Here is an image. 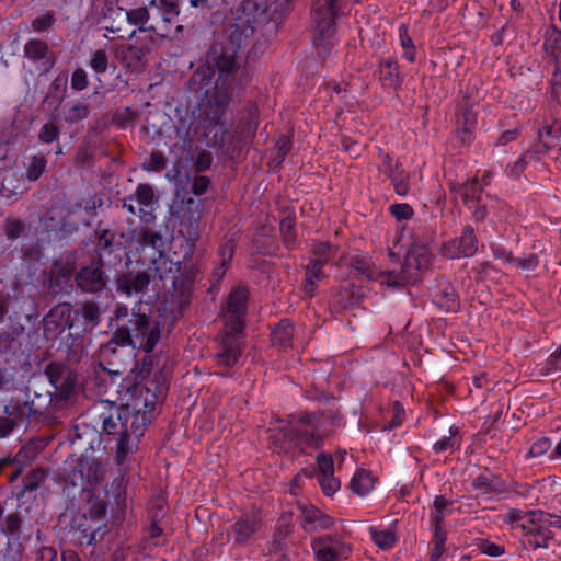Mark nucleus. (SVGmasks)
<instances>
[{"label":"nucleus","instance_id":"nucleus-9","mask_svg":"<svg viewBox=\"0 0 561 561\" xmlns=\"http://www.w3.org/2000/svg\"><path fill=\"white\" fill-rule=\"evenodd\" d=\"M173 208L180 225L186 229L187 234L195 236L197 222L202 217V202L188 197L186 201L174 202Z\"/></svg>","mask_w":561,"mask_h":561},{"label":"nucleus","instance_id":"nucleus-13","mask_svg":"<svg viewBox=\"0 0 561 561\" xmlns=\"http://www.w3.org/2000/svg\"><path fill=\"white\" fill-rule=\"evenodd\" d=\"M76 279L78 286L84 291L95 293L105 286L104 273L99 263L82 268Z\"/></svg>","mask_w":561,"mask_h":561},{"label":"nucleus","instance_id":"nucleus-51","mask_svg":"<svg viewBox=\"0 0 561 561\" xmlns=\"http://www.w3.org/2000/svg\"><path fill=\"white\" fill-rule=\"evenodd\" d=\"M153 264L156 265L157 271H159L161 267H164L169 272H172V266L174 265L170 260L164 257L162 250H159V259L153 260Z\"/></svg>","mask_w":561,"mask_h":561},{"label":"nucleus","instance_id":"nucleus-37","mask_svg":"<svg viewBox=\"0 0 561 561\" xmlns=\"http://www.w3.org/2000/svg\"><path fill=\"white\" fill-rule=\"evenodd\" d=\"M551 447L550 439L542 437L535 443L531 444L527 457L529 458H537L540 456H543Z\"/></svg>","mask_w":561,"mask_h":561},{"label":"nucleus","instance_id":"nucleus-11","mask_svg":"<svg viewBox=\"0 0 561 561\" xmlns=\"http://www.w3.org/2000/svg\"><path fill=\"white\" fill-rule=\"evenodd\" d=\"M478 250V242L473 233V229L467 227L463 229L458 239L448 241L443 245V255L449 259H458L461 256H472Z\"/></svg>","mask_w":561,"mask_h":561},{"label":"nucleus","instance_id":"nucleus-53","mask_svg":"<svg viewBox=\"0 0 561 561\" xmlns=\"http://www.w3.org/2000/svg\"><path fill=\"white\" fill-rule=\"evenodd\" d=\"M518 135V131L517 129H513V130H505L501 134L500 138H499V144L500 145H506L513 140L516 139Z\"/></svg>","mask_w":561,"mask_h":561},{"label":"nucleus","instance_id":"nucleus-20","mask_svg":"<svg viewBox=\"0 0 561 561\" xmlns=\"http://www.w3.org/2000/svg\"><path fill=\"white\" fill-rule=\"evenodd\" d=\"M472 485L478 494L484 496H489L493 492H500L504 489L501 480L491 473L480 474L473 480Z\"/></svg>","mask_w":561,"mask_h":561},{"label":"nucleus","instance_id":"nucleus-57","mask_svg":"<svg viewBox=\"0 0 561 561\" xmlns=\"http://www.w3.org/2000/svg\"><path fill=\"white\" fill-rule=\"evenodd\" d=\"M62 560L64 561H79L78 556L71 550H67V551L62 552Z\"/></svg>","mask_w":561,"mask_h":561},{"label":"nucleus","instance_id":"nucleus-55","mask_svg":"<svg viewBox=\"0 0 561 561\" xmlns=\"http://www.w3.org/2000/svg\"><path fill=\"white\" fill-rule=\"evenodd\" d=\"M549 535L546 534V533H542L541 534V540H535L534 541V546L535 548H547L548 547V539H549Z\"/></svg>","mask_w":561,"mask_h":561},{"label":"nucleus","instance_id":"nucleus-64","mask_svg":"<svg viewBox=\"0 0 561 561\" xmlns=\"http://www.w3.org/2000/svg\"><path fill=\"white\" fill-rule=\"evenodd\" d=\"M205 3H206V0H191L190 1L191 7H193V8H197V7L203 5Z\"/></svg>","mask_w":561,"mask_h":561},{"label":"nucleus","instance_id":"nucleus-16","mask_svg":"<svg viewBox=\"0 0 561 561\" xmlns=\"http://www.w3.org/2000/svg\"><path fill=\"white\" fill-rule=\"evenodd\" d=\"M334 523V519L323 514L314 506L305 507L302 511V527L306 530H317L330 528Z\"/></svg>","mask_w":561,"mask_h":561},{"label":"nucleus","instance_id":"nucleus-44","mask_svg":"<svg viewBox=\"0 0 561 561\" xmlns=\"http://www.w3.org/2000/svg\"><path fill=\"white\" fill-rule=\"evenodd\" d=\"M391 214L398 219H407L412 215V209L407 204H396L390 207Z\"/></svg>","mask_w":561,"mask_h":561},{"label":"nucleus","instance_id":"nucleus-32","mask_svg":"<svg viewBox=\"0 0 561 561\" xmlns=\"http://www.w3.org/2000/svg\"><path fill=\"white\" fill-rule=\"evenodd\" d=\"M529 520L539 524V527H554L561 529V516L551 515L541 511L531 512Z\"/></svg>","mask_w":561,"mask_h":561},{"label":"nucleus","instance_id":"nucleus-62","mask_svg":"<svg viewBox=\"0 0 561 561\" xmlns=\"http://www.w3.org/2000/svg\"><path fill=\"white\" fill-rule=\"evenodd\" d=\"M150 531L152 537H158L162 534L161 528H159L157 525H153Z\"/></svg>","mask_w":561,"mask_h":561},{"label":"nucleus","instance_id":"nucleus-43","mask_svg":"<svg viewBox=\"0 0 561 561\" xmlns=\"http://www.w3.org/2000/svg\"><path fill=\"white\" fill-rule=\"evenodd\" d=\"M11 415L9 413V416L0 417V437L7 436L20 423L16 419L11 417Z\"/></svg>","mask_w":561,"mask_h":561},{"label":"nucleus","instance_id":"nucleus-33","mask_svg":"<svg viewBox=\"0 0 561 561\" xmlns=\"http://www.w3.org/2000/svg\"><path fill=\"white\" fill-rule=\"evenodd\" d=\"M241 355V347L239 344H226L224 350L218 354L220 364L230 367L234 365Z\"/></svg>","mask_w":561,"mask_h":561},{"label":"nucleus","instance_id":"nucleus-54","mask_svg":"<svg viewBox=\"0 0 561 561\" xmlns=\"http://www.w3.org/2000/svg\"><path fill=\"white\" fill-rule=\"evenodd\" d=\"M205 72H206V70H203V71H202V70H198V71H196V72L194 73V76H193L192 80H193L194 82H195V81H197V80H199V81H201V83H202V85L208 87V85H209V83H210V79H208L206 82H204V80H205Z\"/></svg>","mask_w":561,"mask_h":561},{"label":"nucleus","instance_id":"nucleus-52","mask_svg":"<svg viewBox=\"0 0 561 561\" xmlns=\"http://www.w3.org/2000/svg\"><path fill=\"white\" fill-rule=\"evenodd\" d=\"M53 18L49 14L33 21V27L36 31L46 30L51 24Z\"/></svg>","mask_w":561,"mask_h":561},{"label":"nucleus","instance_id":"nucleus-15","mask_svg":"<svg viewBox=\"0 0 561 561\" xmlns=\"http://www.w3.org/2000/svg\"><path fill=\"white\" fill-rule=\"evenodd\" d=\"M25 57L39 64L41 71H47L53 66V59L47 45L41 41H30L25 45Z\"/></svg>","mask_w":561,"mask_h":561},{"label":"nucleus","instance_id":"nucleus-49","mask_svg":"<svg viewBox=\"0 0 561 561\" xmlns=\"http://www.w3.org/2000/svg\"><path fill=\"white\" fill-rule=\"evenodd\" d=\"M436 533H438V530H436ZM436 538H437V540H436L435 547L431 553V561H437L442 557V554L444 553V550H445L444 538L438 537V534H436Z\"/></svg>","mask_w":561,"mask_h":561},{"label":"nucleus","instance_id":"nucleus-3","mask_svg":"<svg viewBox=\"0 0 561 561\" xmlns=\"http://www.w3.org/2000/svg\"><path fill=\"white\" fill-rule=\"evenodd\" d=\"M434 255L432 250L422 243H415L408 251L400 275L392 272H378L369 274V278H376L381 285L389 287L414 285L422 279L433 264Z\"/></svg>","mask_w":561,"mask_h":561},{"label":"nucleus","instance_id":"nucleus-17","mask_svg":"<svg viewBox=\"0 0 561 561\" xmlns=\"http://www.w3.org/2000/svg\"><path fill=\"white\" fill-rule=\"evenodd\" d=\"M289 10V0H275L274 2L267 5L265 14L270 15L271 18V21L267 22V27L270 32H275L278 28L279 24L288 14Z\"/></svg>","mask_w":561,"mask_h":561},{"label":"nucleus","instance_id":"nucleus-6","mask_svg":"<svg viewBox=\"0 0 561 561\" xmlns=\"http://www.w3.org/2000/svg\"><path fill=\"white\" fill-rule=\"evenodd\" d=\"M123 206L130 214L137 215L142 221L148 222L154 218L158 199L150 185L140 184L134 195L124 199Z\"/></svg>","mask_w":561,"mask_h":561},{"label":"nucleus","instance_id":"nucleus-31","mask_svg":"<svg viewBox=\"0 0 561 561\" xmlns=\"http://www.w3.org/2000/svg\"><path fill=\"white\" fill-rule=\"evenodd\" d=\"M449 433L450 435L448 437H443L434 444L433 449L435 453L454 451L459 447L460 443L457 436V428H450Z\"/></svg>","mask_w":561,"mask_h":561},{"label":"nucleus","instance_id":"nucleus-42","mask_svg":"<svg viewBox=\"0 0 561 561\" xmlns=\"http://www.w3.org/2000/svg\"><path fill=\"white\" fill-rule=\"evenodd\" d=\"M209 180L206 176H196L192 182V192L196 195H203L209 187Z\"/></svg>","mask_w":561,"mask_h":561},{"label":"nucleus","instance_id":"nucleus-24","mask_svg":"<svg viewBox=\"0 0 561 561\" xmlns=\"http://www.w3.org/2000/svg\"><path fill=\"white\" fill-rule=\"evenodd\" d=\"M380 80L383 85L396 87L400 83L397 61L392 58L385 59L380 62L379 71Z\"/></svg>","mask_w":561,"mask_h":561},{"label":"nucleus","instance_id":"nucleus-5","mask_svg":"<svg viewBox=\"0 0 561 561\" xmlns=\"http://www.w3.org/2000/svg\"><path fill=\"white\" fill-rule=\"evenodd\" d=\"M311 18L317 33L316 43L330 42L335 33L336 9L334 0H314Z\"/></svg>","mask_w":561,"mask_h":561},{"label":"nucleus","instance_id":"nucleus-2","mask_svg":"<svg viewBox=\"0 0 561 561\" xmlns=\"http://www.w3.org/2000/svg\"><path fill=\"white\" fill-rule=\"evenodd\" d=\"M113 330L111 341L103 353L115 354L116 346L151 353L161 340L164 324L158 316L150 314L148 304L139 301L129 311L125 306L117 305L110 320Z\"/></svg>","mask_w":561,"mask_h":561},{"label":"nucleus","instance_id":"nucleus-26","mask_svg":"<svg viewBox=\"0 0 561 561\" xmlns=\"http://www.w3.org/2000/svg\"><path fill=\"white\" fill-rule=\"evenodd\" d=\"M453 503L445 496H436L433 503L432 518L435 522L436 530L440 528L445 516L450 514Z\"/></svg>","mask_w":561,"mask_h":561},{"label":"nucleus","instance_id":"nucleus-46","mask_svg":"<svg viewBox=\"0 0 561 561\" xmlns=\"http://www.w3.org/2000/svg\"><path fill=\"white\" fill-rule=\"evenodd\" d=\"M165 164V158L161 152H152L148 161L149 169L152 171H159L163 169Z\"/></svg>","mask_w":561,"mask_h":561},{"label":"nucleus","instance_id":"nucleus-21","mask_svg":"<svg viewBox=\"0 0 561 561\" xmlns=\"http://www.w3.org/2000/svg\"><path fill=\"white\" fill-rule=\"evenodd\" d=\"M153 16V13L150 11V8H138L131 11L125 12V18L129 24L135 25L139 28V31H156L158 27L154 25H149L150 18Z\"/></svg>","mask_w":561,"mask_h":561},{"label":"nucleus","instance_id":"nucleus-47","mask_svg":"<svg viewBox=\"0 0 561 561\" xmlns=\"http://www.w3.org/2000/svg\"><path fill=\"white\" fill-rule=\"evenodd\" d=\"M32 481L24 482L23 491L33 490L38 486L44 478V471L42 469L32 470Z\"/></svg>","mask_w":561,"mask_h":561},{"label":"nucleus","instance_id":"nucleus-30","mask_svg":"<svg viewBox=\"0 0 561 561\" xmlns=\"http://www.w3.org/2000/svg\"><path fill=\"white\" fill-rule=\"evenodd\" d=\"M434 300L435 304L446 312L456 311L458 308V299L451 288L446 289L444 293L436 294Z\"/></svg>","mask_w":561,"mask_h":561},{"label":"nucleus","instance_id":"nucleus-14","mask_svg":"<svg viewBox=\"0 0 561 561\" xmlns=\"http://www.w3.org/2000/svg\"><path fill=\"white\" fill-rule=\"evenodd\" d=\"M389 176L391 178L396 193L400 196H407L412 190L415 192L421 190V173L414 172L404 175L390 170Z\"/></svg>","mask_w":561,"mask_h":561},{"label":"nucleus","instance_id":"nucleus-61","mask_svg":"<svg viewBox=\"0 0 561 561\" xmlns=\"http://www.w3.org/2000/svg\"><path fill=\"white\" fill-rule=\"evenodd\" d=\"M291 227L290 220H283L280 224V229L285 233V231L289 230Z\"/></svg>","mask_w":561,"mask_h":561},{"label":"nucleus","instance_id":"nucleus-8","mask_svg":"<svg viewBox=\"0 0 561 561\" xmlns=\"http://www.w3.org/2000/svg\"><path fill=\"white\" fill-rule=\"evenodd\" d=\"M245 300L247 290L244 288H236L229 295L227 309L224 314L229 334H238L242 331Z\"/></svg>","mask_w":561,"mask_h":561},{"label":"nucleus","instance_id":"nucleus-48","mask_svg":"<svg viewBox=\"0 0 561 561\" xmlns=\"http://www.w3.org/2000/svg\"><path fill=\"white\" fill-rule=\"evenodd\" d=\"M88 115V108L85 105L78 103L75 104L68 115V119L75 121V119H82Z\"/></svg>","mask_w":561,"mask_h":561},{"label":"nucleus","instance_id":"nucleus-50","mask_svg":"<svg viewBox=\"0 0 561 561\" xmlns=\"http://www.w3.org/2000/svg\"><path fill=\"white\" fill-rule=\"evenodd\" d=\"M330 546L333 547L337 558L347 557L352 551L351 546L344 541H336Z\"/></svg>","mask_w":561,"mask_h":561},{"label":"nucleus","instance_id":"nucleus-1","mask_svg":"<svg viewBox=\"0 0 561 561\" xmlns=\"http://www.w3.org/2000/svg\"><path fill=\"white\" fill-rule=\"evenodd\" d=\"M162 390L158 370H141L133 385L121 386L118 402L101 401L102 430L107 434L119 433L117 458L123 460L129 453V440H137L150 423Z\"/></svg>","mask_w":561,"mask_h":561},{"label":"nucleus","instance_id":"nucleus-19","mask_svg":"<svg viewBox=\"0 0 561 561\" xmlns=\"http://www.w3.org/2000/svg\"><path fill=\"white\" fill-rule=\"evenodd\" d=\"M352 491L358 496L367 495L375 486V479L365 469L357 470L350 482Z\"/></svg>","mask_w":561,"mask_h":561},{"label":"nucleus","instance_id":"nucleus-39","mask_svg":"<svg viewBox=\"0 0 561 561\" xmlns=\"http://www.w3.org/2000/svg\"><path fill=\"white\" fill-rule=\"evenodd\" d=\"M59 130L53 123L45 124L39 133V139L43 142L49 144L57 139Z\"/></svg>","mask_w":561,"mask_h":561},{"label":"nucleus","instance_id":"nucleus-18","mask_svg":"<svg viewBox=\"0 0 561 561\" xmlns=\"http://www.w3.org/2000/svg\"><path fill=\"white\" fill-rule=\"evenodd\" d=\"M153 16L157 15L163 23L171 21L180 14L175 0H151L149 3Z\"/></svg>","mask_w":561,"mask_h":561},{"label":"nucleus","instance_id":"nucleus-4","mask_svg":"<svg viewBox=\"0 0 561 561\" xmlns=\"http://www.w3.org/2000/svg\"><path fill=\"white\" fill-rule=\"evenodd\" d=\"M241 34L234 32L226 43L215 44L211 47L208 54V61L214 62L218 69L216 85L219 84L220 80L225 82L226 78L239 66L237 61L240 59L238 49L241 47Z\"/></svg>","mask_w":561,"mask_h":561},{"label":"nucleus","instance_id":"nucleus-28","mask_svg":"<svg viewBox=\"0 0 561 561\" xmlns=\"http://www.w3.org/2000/svg\"><path fill=\"white\" fill-rule=\"evenodd\" d=\"M398 33L399 42L403 50V57L410 62H413L415 60V46L409 35L408 26L405 24H400Z\"/></svg>","mask_w":561,"mask_h":561},{"label":"nucleus","instance_id":"nucleus-34","mask_svg":"<svg viewBox=\"0 0 561 561\" xmlns=\"http://www.w3.org/2000/svg\"><path fill=\"white\" fill-rule=\"evenodd\" d=\"M321 265V260L318 257L308 266L306 275V291L310 296L313 295L317 282L319 280Z\"/></svg>","mask_w":561,"mask_h":561},{"label":"nucleus","instance_id":"nucleus-22","mask_svg":"<svg viewBox=\"0 0 561 561\" xmlns=\"http://www.w3.org/2000/svg\"><path fill=\"white\" fill-rule=\"evenodd\" d=\"M369 533L374 543L382 550L392 548L398 540L396 533L390 528L370 527Z\"/></svg>","mask_w":561,"mask_h":561},{"label":"nucleus","instance_id":"nucleus-41","mask_svg":"<svg viewBox=\"0 0 561 561\" xmlns=\"http://www.w3.org/2000/svg\"><path fill=\"white\" fill-rule=\"evenodd\" d=\"M88 85L87 73L83 69H77L73 71L71 77V87L75 90L81 91Z\"/></svg>","mask_w":561,"mask_h":561},{"label":"nucleus","instance_id":"nucleus-60","mask_svg":"<svg viewBox=\"0 0 561 561\" xmlns=\"http://www.w3.org/2000/svg\"><path fill=\"white\" fill-rule=\"evenodd\" d=\"M331 248L328 244L322 243L318 247L317 253L319 255L321 254L322 256H324L325 253L329 252Z\"/></svg>","mask_w":561,"mask_h":561},{"label":"nucleus","instance_id":"nucleus-27","mask_svg":"<svg viewBox=\"0 0 561 561\" xmlns=\"http://www.w3.org/2000/svg\"><path fill=\"white\" fill-rule=\"evenodd\" d=\"M76 316L82 317V325L84 329L94 328L100 322L101 311L96 306L87 304L83 305L80 310L76 311Z\"/></svg>","mask_w":561,"mask_h":561},{"label":"nucleus","instance_id":"nucleus-56","mask_svg":"<svg viewBox=\"0 0 561 561\" xmlns=\"http://www.w3.org/2000/svg\"><path fill=\"white\" fill-rule=\"evenodd\" d=\"M524 165H525V162H524V159L523 158H519L515 164L513 165V168L511 169V174L512 175H516L518 174L523 169H524Z\"/></svg>","mask_w":561,"mask_h":561},{"label":"nucleus","instance_id":"nucleus-35","mask_svg":"<svg viewBox=\"0 0 561 561\" xmlns=\"http://www.w3.org/2000/svg\"><path fill=\"white\" fill-rule=\"evenodd\" d=\"M470 190H473V185L466 188V191L463 193V202L468 206L469 209L473 210V216L477 219H483L485 217V209L480 206L481 197L479 196L477 199L473 197H470L469 196Z\"/></svg>","mask_w":561,"mask_h":561},{"label":"nucleus","instance_id":"nucleus-40","mask_svg":"<svg viewBox=\"0 0 561 561\" xmlns=\"http://www.w3.org/2000/svg\"><path fill=\"white\" fill-rule=\"evenodd\" d=\"M317 561H337V556L331 546L313 548Z\"/></svg>","mask_w":561,"mask_h":561},{"label":"nucleus","instance_id":"nucleus-36","mask_svg":"<svg viewBox=\"0 0 561 561\" xmlns=\"http://www.w3.org/2000/svg\"><path fill=\"white\" fill-rule=\"evenodd\" d=\"M46 168V160L42 157H33L28 163L26 174L31 181L37 180Z\"/></svg>","mask_w":561,"mask_h":561},{"label":"nucleus","instance_id":"nucleus-63","mask_svg":"<svg viewBox=\"0 0 561 561\" xmlns=\"http://www.w3.org/2000/svg\"><path fill=\"white\" fill-rule=\"evenodd\" d=\"M472 138V133L470 130V127L463 130V140L470 141Z\"/></svg>","mask_w":561,"mask_h":561},{"label":"nucleus","instance_id":"nucleus-38","mask_svg":"<svg viewBox=\"0 0 561 561\" xmlns=\"http://www.w3.org/2000/svg\"><path fill=\"white\" fill-rule=\"evenodd\" d=\"M107 64L106 53L102 49H99L93 54L90 66L95 72L103 73L107 69Z\"/></svg>","mask_w":561,"mask_h":561},{"label":"nucleus","instance_id":"nucleus-23","mask_svg":"<svg viewBox=\"0 0 561 561\" xmlns=\"http://www.w3.org/2000/svg\"><path fill=\"white\" fill-rule=\"evenodd\" d=\"M149 277L145 273H138L131 280L121 282L117 291L125 297L142 293L148 288Z\"/></svg>","mask_w":561,"mask_h":561},{"label":"nucleus","instance_id":"nucleus-45","mask_svg":"<svg viewBox=\"0 0 561 561\" xmlns=\"http://www.w3.org/2000/svg\"><path fill=\"white\" fill-rule=\"evenodd\" d=\"M481 550L484 554L491 556V557H499L504 553V548L500 545L485 541L481 546Z\"/></svg>","mask_w":561,"mask_h":561},{"label":"nucleus","instance_id":"nucleus-59","mask_svg":"<svg viewBox=\"0 0 561 561\" xmlns=\"http://www.w3.org/2000/svg\"><path fill=\"white\" fill-rule=\"evenodd\" d=\"M9 379H10L9 374H7L5 370L0 369V387L5 385L9 381Z\"/></svg>","mask_w":561,"mask_h":561},{"label":"nucleus","instance_id":"nucleus-25","mask_svg":"<svg viewBox=\"0 0 561 561\" xmlns=\"http://www.w3.org/2000/svg\"><path fill=\"white\" fill-rule=\"evenodd\" d=\"M293 325L288 320H282L272 331V342L275 345L285 347L293 337Z\"/></svg>","mask_w":561,"mask_h":561},{"label":"nucleus","instance_id":"nucleus-10","mask_svg":"<svg viewBox=\"0 0 561 561\" xmlns=\"http://www.w3.org/2000/svg\"><path fill=\"white\" fill-rule=\"evenodd\" d=\"M46 374L56 394L61 399H68L76 385V375L68 367L50 364L46 369Z\"/></svg>","mask_w":561,"mask_h":561},{"label":"nucleus","instance_id":"nucleus-12","mask_svg":"<svg viewBox=\"0 0 561 561\" xmlns=\"http://www.w3.org/2000/svg\"><path fill=\"white\" fill-rule=\"evenodd\" d=\"M319 469V484L327 496L334 495L341 488L340 480L334 477L333 459L329 454L321 453L317 456Z\"/></svg>","mask_w":561,"mask_h":561},{"label":"nucleus","instance_id":"nucleus-7","mask_svg":"<svg viewBox=\"0 0 561 561\" xmlns=\"http://www.w3.org/2000/svg\"><path fill=\"white\" fill-rule=\"evenodd\" d=\"M106 511L105 505L98 501L92 504L89 514H83L82 522L78 523V528L85 539V543L94 545L102 538L106 531Z\"/></svg>","mask_w":561,"mask_h":561},{"label":"nucleus","instance_id":"nucleus-58","mask_svg":"<svg viewBox=\"0 0 561 561\" xmlns=\"http://www.w3.org/2000/svg\"><path fill=\"white\" fill-rule=\"evenodd\" d=\"M493 252H494V255L496 257H501V259H503L505 261H510L511 260V254L506 253L503 250H500V249L496 248V249H493Z\"/></svg>","mask_w":561,"mask_h":561},{"label":"nucleus","instance_id":"nucleus-29","mask_svg":"<svg viewBox=\"0 0 561 561\" xmlns=\"http://www.w3.org/2000/svg\"><path fill=\"white\" fill-rule=\"evenodd\" d=\"M257 524L250 520H241L236 523L233 528V538L237 542H247L250 537L256 531Z\"/></svg>","mask_w":561,"mask_h":561}]
</instances>
